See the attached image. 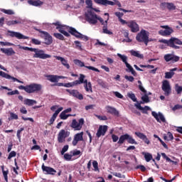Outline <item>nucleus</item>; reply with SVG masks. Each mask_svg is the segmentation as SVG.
Masks as SVG:
<instances>
[{
  "label": "nucleus",
  "mask_w": 182,
  "mask_h": 182,
  "mask_svg": "<svg viewBox=\"0 0 182 182\" xmlns=\"http://www.w3.org/2000/svg\"><path fill=\"white\" fill-rule=\"evenodd\" d=\"M159 42L160 43H165L167 46L173 49H180V46L176 45H182V41L176 37H171L169 40L161 39Z\"/></svg>",
  "instance_id": "nucleus-1"
},
{
  "label": "nucleus",
  "mask_w": 182,
  "mask_h": 182,
  "mask_svg": "<svg viewBox=\"0 0 182 182\" xmlns=\"http://www.w3.org/2000/svg\"><path fill=\"white\" fill-rule=\"evenodd\" d=\"M18 88L19 90H25L26 93H36L37 92H40V90H42V85L33 83L26 86L20 85L18 87Z\"/></svg>",
  "instance_id": "nucleus-2"
},
{
  "label": "nucleus",
  "mask_w": 182,
  "mask_h": 182,
  "mask_svg": "<svg viewBox=\"0 0 182 182\" xmlns=\"http://www.w3.org/2000/svg\"><path fill=\"white\" fill-rule=\"evenodd\" d=\"M24 50H30V52H35L33 58H38L39 59H49L52 58V55L46 54L43 50H39L38 48H33L29 47H23Z\"/></svg>",
  "instance_id": "nucleus-3"
},
{
  "label": "nucleus",
  "mask_w": 182,
  "mask_h": 182,
  "mask_svg": "<svg viewBox=\"0 0 182 182\" xmlns=\"http://www.w3.org/2000/svg\"><path fill=\"white\" fill-rule=\"evenodd\" d=\"M150 33L149 31L141 29L139 33H137L136 36V41L139 43H143L146 46L149 45V42H150V39H149V36Z\"/></svg>",
  "instance_id": "nucleus-4"
},
{
  "label": "nucleus",
  "mask_w": 182,
  "mask_h": 182,
  "mask_svg": "<svg viewBox=\"0 0 182 182\" xmlns=\"http://www.w3.org/2000/svg\"><path fill=\"white\" fill-rule=\"evenodd\" d=\"M86 76L83 74L80 75L79 80H76L74 81V83L75 84V86H77V85H82V83H84V87L86 90V92H90V93H93V90L92 88V82H87V80H85Z\"/></svg>",
  "instance_id": "nucleus-5"
},
{
  "label": "nucleus",
  "mask_w": 182,
  "mask_h": 182,
  "mask_svg": "<svg viewBox=\"0 0 182 182\" xmlns=\"http://www.w3.org/2000/svg\"><path fill=\"white\" fill-rule=\"evenodd\" d=\"M53 25H55V26H56L55 29H58V32H60V33H62V35H64V36H66L67 38H70V34L69 33V29H70V28H73V27L62 25V24H60V23L59 21L53 23Z\"/></svg>",
  "instance_id": "nucleus-6"
},
{
  "label": "nucleus",
  "mask_w": 182,
  "mask_h": 182,
  "mask_svg": "<svg viewBox=\"0 0 182 182\" xmlns=\"http://www.w3.org/2000/svg\"><path fill=\"white\" fill-rule=\"evenodd\" d=\"M85 21L90 25H96L97 23V14L93 10H87L85 13Z\"/></svg>",
  "instance_id": "nucleus-7"
},
{
  "label": "nucleus",
  "mask_w": 182,
  "mask_h": 182,
  "mask_svg": "<svg viewBox=\"0 0 182 182\" xmlns=\"http://www.w3.org/2000/svg\"><path fill=\"white\" fill-rule=\"evenodd\" d=\"M95 4H97V5H102L103 6H108V5H110L111 6H114V5H117L119 8H122V4L119 0H115L114 1H112L110 0H93Z\"/></svg>",
  "instance_id": "nucleus-8"
},
{
  "label": "nucleus",
  "mask_w": 182,
  "mask_h": 182,
  "mask_svg": "<svg viewBox=\"0 0 182 182\" xmlns=\"http://www.w3.org/2000/svg\"><path fill=\"white\" fill-rule=\"evenodd\" d=\"M105 16H107V19L105 21L101 17L97 16V21H99L102 27V33H106L107 35H113V32L107 29V21H109V13H105Z\"/></svg>",
  "instance_id": "nucleus-9"
},
{
  "label": "nucleus",
  "mask_w": 182,
  "mask_h": 182,
  "mask_svg": "<svg viewBox=\"0 0 182 182\" xmlns=\"http://www.w3.org/2000/svg\"><path fill=\"white\" fill-rule=\"evenodd\" d=\"M68 32L69 33H70V35H73V36H75L77 39H82L83 41H85V42H87V41H89V37H87V36H85L80 33L79 31H76V28L73 27L70 28Z\"/></svg>",
  "instance_id": "nucleus-10"
},
{
  "label": "nucleus",
  "mask_w": 182,
  "mask_h": 182,
  "mask_svg": "<svg viewBox=\"0 0 182 182\" xmlns=\"http://www.w3.org/2000/svg\"><path fill=\"white\" fill-rule=\"evenodd\" d=\"M83 124H85V119L80 118L78 120V122L76 119H73L70 127L75 131L82 130V127H83Z\"/></svg>",
  "instance_id": "nucleus-11"
},
{
  "label": "nucleus",
  "mask_w": 182,
  "mask_h": 182,
  "mask_svg": "<svg viewBox=\"0 0 182 182\" xmlns=\"http://www.w3.org/2000/svg\"><path fill=\"white\" fill-rule=\"evenodd\" d=\"M161 89L164 92L165 96H170L171 95V86L168 80H164L162 82Z\"/></svg>",
  "instance_id": "nucleus-12"
},
{
  "label": "nucleus",
  "mask_w": 182,
  "mask_h": 182,
  "mask_svg": "<svg viewBox=\"0 0 182 182\" xmlns=\"http://www.w3.org/2000/svg\"><path fill=\"white\" fill-rule=\"evenodd\" d=\"M6 36L16 38V39H29V37L26 36L19 32L12 31L11 30L7 31Z\"/></svg>",
  "instance_id": "nucleus-13"
},
{
  "label": "nucleus",
  "mask_w": 182,
  "mask_h": 182,
  "mask_svg": "<svg viewBox=\"0 0 182 182\" xmlns=\"http://www.w3.org/2000/svg\"><path fill=\"white\" fill-rule=\"evenodd\" d=\"M125 25H127L128 28H130L131 32H133V33H136V32H139L140 31V28L139 27V24L136 23L134 21H126Z\"/></svg>",
  "instance_id": "nucleus-14"
},
{
  "label": "nucleus",
  "mask_w": 182,
  "mask_h": 182,
  "mask_svg": "<svg viewBox=\"0 0 182 182\" xmlns=\"http://www.w3.org/2000/svg\"><path fill=\"white\" fill-rule=\"evenodd\" d=\"M160 8L162 11H166V9H168V11H176V9H177L176 5L173 3L170 2L161 3Z\"/></svg>",
  "instance_id": "nucleus-15"
},
{
  "label": "nucleus",
  "mask_w": 182,
  "mask_h": 182,
  "mask_svg": "<svg viewBox=\"0 0 182 182\" xmlns=\"http://www.w3.org/2000/svg\"><path fill=\"white\" fill-rule=\"evenodd\" d=\"M164 60L166 62H171V63H176L180 60V57L178 55H176L174 54H166L164 57Z\"/></svg>",
  "instance_id": "nucleus-16"
},
{
  "label": "nucleus",
  "mask_w": 182,
  "mask_h": 182,
  "mask_svg": "<svg viewBox=\"0 0 182 182\" xmlns=\"http://www.w3.org/2000/svg\"><path fill=\"white\" fill-rule=\"evenodd\" d=\"M74 63L75 65H77V66H80V68H86V69H89V70H94V72H98V73L100 72L99 69L95 67L85 65V63L82 62V60H77V59L74 60Z\"/></svg>",
  "instance_id": "nucleus-17"
},
{
  "label": "nucleus",
  "mask_w": 182,
  "mask_h": 182,
  "mask_svg": "<svg viewBox=\"0 0 182 182\" xmlns=\"http://www.w3.org/2000/svg\"><path fill=\"white\" fill-rule=\"evenodd\" d=\"M41 169L44 174H48L49 176H55L56 174V170L50 166H45V164H43L41 166Z\"/></svg>",
  "instance_id": "nucleus-18"
},
{
  "label": "nucleus",
  "mask_w": 182,
  "mask_h": 182,
  "mask_svg": "<svg viewBox=\"0 0 182 182\" xmlns=\"http://www.w3.org/2000/svg\"><path fill=\"white\" fill-rule=\"evenodd\" d=\"M161 28H163V29L165 30H161L159 31V34L161 36H168L169 35H171L174 31L173 28H170L168 26H161Z\"/></svg>",
  "instance_id": "nucleus-19"
},
{
  "label": "nucleus",
  "mask_w": 182,
  "mask_h": 182,
  "mask_svg": "<svg viewBox=\"0 0 182 182\" xmlns=\"http://www.w3.org/2000/svg\"><path fill=\"white\" fill-rule=\"evenodd\" d=\"M38 32L43 35L46 45H52L53 43V38H52V36L49 34V33L41 30H38Z\"/></svg>",
  "instance_id": "nucleus-20"
},
{
  "label": "nucleus",
  "mask_w": 182,
  "mask_h": 182,
  "mask_svg": "<svg viewBox=\"0 0 182 182\" xmlns=\"http://www.w3.org/2000/svg\"><path fill=\"white\" fill-rule=\"evenodd\" d=\"M69 134H70V132L65 131V129H61L58 136V143H63L66 137H69Z\"/></svg>",
  "instance_id": "nucleus-21"
},
{
  "label": "nucleus",
  "mask_w": 182,
  "mask_h": 182,
  "mask_svg": "<svg viewBox=\"0 0 182 182\" xmlns=\"http://www.w3.org/2000/svg\"><path fill=\"white\" fill-rule=\"evenodd\" d=\"M66 92L73 96V97H76L78 100H83V95H82L77 90H66Z\"/></svg>",
  "instance_id": "nucleus-22"
},
{
  "label": "nucleus",
  "mask_w": 182,
  "mask_h": 182,
  "mask_svg": "<svg viewBox=\"0 0 182 182\" xmlns=\"http://www.w3.org/2000/svg\"><path fill=\"white\" fill-rule=\"evenodd\" d=\"M151 114L153 116V117H154V119H156V122H158V123H166V118L164 117V115H163L161 114V112H159L157 114V112L152 111Z\"/></svg>",
  "instance_id": "nucleus-23"
},
{
  "label": "nucleus",
  "mask_w": 182,
  "mask_h": 182,
  "mask_svg": "<svg viewBox=\"0 0 182 182\" xmlns=\"http://www.w3.org/2000/svg\"><path fill=\"white\" fill-rule=\"evenodd\" d=\"M0 76H1V77H4L5 79H8L9 80H11L13 82H18V83H21L23 85V81L18 80V78H16L15 77L11 76L9 74L4 71H0Z\"/></svg>",
  "instance_id": "nucleus-24"
},
{
  "label": "nucleus",
  "mask_w": 182,
  "mask_h": 182,
  "mask_svg": "<svg viewBox=\"0 0 182 182\" xmlns=\"http://www.w3.org/2000/svg\"><path fill=\"white\" fill-rule=\"evenodd\" d=\"M108 127L107 125H101L99 127V129L97 132L96 136L97 137H102V136H105L106 132H107Z\"/></svg>",
  "instance_id": "nucleus-25"
},
{
  "label": "nucleus",
  "mask_w": 182,
  "mask_h": 182,
  "mask_svg": "<svg viewBox=\"0 0 182 182\" xmlns=\"http://www.w3.org/2000/svg\"><path fill=\"white\" fill-rule=\"evenodd\" d=\"M46 78L52 83H58L59 79H65V77L60 75H46Z\"/></svg>",
  "instance_id": "nucleus-26"
},
{
  "label": "nucleus",
  "mask_w": 182,
  "mask_h": 182,
  "mask_svg": "<svg viewBox=\"0 0 182 182\" xmlns=\"http://www.w3.org/2000/svg\"><path fill=\"white\" fill-rule=\"evenodd\" d=\"M79 141H83V132L77 133L74 136L73 146H77Z\"/></svg>",
  "instance_id": "nucleus-27"
},
{
  "label": "nucleus",
  "mask_w": 182,
  "mask_h": 182,
  "mask_svg": "<svg viewBox=\"0 0 182 182\" xmlns=\"http://www.w3.org/2000/svg\"><path fill=\"white\" fill-rule=\"evenodd\" d=\"M105 109L107 110V112L109 113V114H112V116H117V117H119V112L116 108L110 105H107L105 107Z\"/></svg>",
  "instance_id": "nucleus-28"
},
{
  "label": "nucleus",
  "mask_w": 182,
  "mask_h": 182,
  "mask_svg": "<svg viewBox=\"0 0 182 182\" xmlns=\"http://www.w3.org/2000/svg\"><path fill=\"white\" fill-rule=\"evenodd\" d=\"M63 110V107H60L55 112V113L53 114V116L50 119V121H49L50 126L52 125L55 122V120H56V118L58 117V114H59V113H60V112H62Z\"/></svg>",
  "instance_id": "nucleus-29"
},
{
  "label": "nucleus",
  "mask_w": 182,
  "mask_h": 182,
  "mask_svg": "<svg viewBox=\"0 0 182 182\" xmlns=\"http://www.w3.org/2000/svg\"><path fill=\"white\" fill-rule=\"evenodd\" d=\"M135 135L137 136L139 139H141V140H143L146 144H150V140H149V138H147V136L141 132H135Z\"/></svg>",
  "instance_id": "nucleus-30"
},
{
  "label": "nucleus",
  "mask_w": 182,
  "mask_h": 182,
  "mask_svg": "<svg viewBox=\"0 0 182 182\" xmlns=\"http://www.w3.org/2000/svg\"><path fill=\"white\" fill-rule=\"evenodd\" d=\"M53 58H55L57 60H60L62 65L66 68V69H70V65L69 63H68V60L63 57L58 56V55H54Z\"/></svg>",
  "instance_id": "nucleus-31"
},
{
  "label": "nucleus",
  "mask_w": 182,
  "mask_h": 182,
  "mask_svg": "<svg viewBox=\"0 0 182 182\" xmlns=\"http://www.w3.org/2000/svg\"><path fill=\"white\" fill-rule=\"evenodd\" d=\"M1 51L3 53H5L7 56H12V55H15V50H14V48H1Z\"/></svg>",
  "instance_id": "nucleus-32"
},
{
  "label": "nucleus",
  "mask_w": 182,
  "mask_h": 182,
  "mask_svg": "<svg viewBox=\"0 0 182 182\" xmlns=\"http://www.w3.org/2000/svg\"><path fill=\"white\" fill-rule=\"evenodd\" d=\"M114 15L118 18L119 22H120L122 25H126V22H127L126 20H124L123 18H123L124 14L117 11L114 13Z\"/></svg>",
  "instance_id": "nucleus-33"
},
{
  "label": "nucleus",
  "mask_w": 182,
  "mask_h": 182,
  "mask_svg": "<svg viewBox=\"0 0 182 182\" xmlns=\"http://www.w3.org/2000/svg\"><path fill=\"white\" fill-rule=\"evenodd\" d=\"M28 4L32 6H41L43 5V2L41 0H28Z\"/></svg>",
  "instance_id": "nucleus-34"
},
{
  "label": "nucleus",
  "mask_w": 182,
  "mask_h": 182,
  "mask_svg": "<svg viewBox=\"0 0 182 182\" xmlns=\"http://www.w3.org/2000/svg\"><path fill=\"white\" fill-rule=\"evenodd\" d=\"M142 155L144 156V159L147 163L153 160V155L149 152H142Z\"/></svg>",
  "instance_id": "nucleus-35"
},
{
  "label": "nucleus",
  "mask_w": 182,
  "mask_h": 182,
  "mask_svg": "<svg viewBox=\"0 0 182 182\" xmlns=\"http://www.w3.org/2000/svg\"><path fill=\"white\" fill-rule=\"evenodd\" d=\"M130 53L132 56H135V58H139V59H143V58H144L143 54H139V51H136L134 50H130Z\"/></svg>",
  "instance_id": "nucleus-36"
},
{
  "label": "nucleus",
  "mask_w": 182,
  "mask_h": 182,
  "mask_svg": "<svg viewBox=\"0 0 182 182\" xmlns=\"http://www.w3.org/2000/svg\"><path fill=\"white\" fill-rule=\"evenodd\" d=\"M23 102L26 106H33V105H36L37 103L36 100L31 99H26L24 100Z\"/></svg>",
  "instance_id": "nucleus-37"
},
{
  "label": "nucleus",
  "mask_w": 182,
  "mask_h": 182,
  "mask_svg": "<svg viewBox=\"0 0 182 182\" xmlns=\"http://www.w3.org/2000/svg\"><path fill=\"white\" fill-rule=\"evenodd\" d=\"M126 66L128 70H126L127 72H130L133 76H137V73L134 70L133 67H132L129 63L126 64Z\"/></svg>",
  "instance_id": "nucleus-38"
},
{
  "label": "nucleus",
  "mask_w": 182,
  "mask_h": 182,
  "mask_svg": "<svg viewBox=\"0 0 182 182\" xmlns=\"http://www.w3.org/2000/svg\"><path fill=\"white\" fill-rule=\"evenodd\" d=\"M126 66L128 70H126L127 72H130L133 76H137V73L134 70L133 67H132L129 63L126 64Z\"/></svg>",
  "instance_id": "nucleus-39"
},
{
  "label": "nucleus",
  "mask_w": 182,
  "mask_h": 182,
  "mask_svg": "<svg viewBox=\"0 0 182 182\" xmlns=\"http://www.w3.org/2000/svg\"><path fill=\"white\" fill-rule=\"evenodd\" d=\"M127 143H129V144H137V141H136V140L134 139H133V137L132 136H130L129 134H127Z\"/></svg>",
  "instance_id": "nucleus-40"
},
{
  "label": "nucleus",
  "mask_w": 182,
  "mask_h": 182,
  "mask_svg": "<svg viewBox=\"0 0 182 182\" xmlns=\"http://www.w3.org/2000/svg\"><path fill=\"white\" fill-rule=\"evenodd\" d=\"M53 36H54V38H55L56 39H59V41H65V36H63V35H62L61 33H54L53 34Z\"/></svg>",
  "instance_id": "nucleus-41"
},
{
  "label": "nucleus",
  "mask_w": 182,
  "mask_h": 182,
  "mask_svg": "<svg viewBox=\"0 0 182 182\" xmlns=\"http://www.w3.org/2000/svg\"><path fill=\"white\" fill-rule=\"evenodd\" d=\"M127 134H125L124 135H122L120 137H119V139L118 141V144H123V143H124V141L125 140H127Z\"/></svg>",
  "instance_id": "nucleus-42"
},
{
  "label": "nucleus",
  "mask_w": 182,
  "mask_h": 182,
  "mask_svg": "<svg viewBox=\"0 0 182 182\" xmlns=\"http://www.w3.org/2000/svg\"><path fill=\"white\" fill-rule=\"evenodd\" d=\"M70 116H72V114H66L65 112H64L63 111L60 114V119H61V120H66L68 119V117H70Z\"/></svg>",
  "instance_id": "nucleus-43"
},
{
  "label": "nucleus",
  "mask_w": 182,
  "mask_h": 182,
  "mask_svg": "<svg viewBox=\"0 0 182 182\" xmlns=\"http://www.w3.org/2000/svg\"><path fill=\"white\" fill-rule=\"evenodd\" d=\"M117 56L119 57V58L121 59V60H122V62L125 64L127 65V56L124 55H122L120 53L117 54Z\"/></svg>",
  "instance_id": "nucleus-44"
},
{
  "label": "nucleus",
  "mask_w": 182,
  "mask_h": 182,
  "mask_svg": "<svg viewBox=\"0 0 182 182\" xmlns=\"http://www.w3.org/2000/svg\"><path fill=\"white\" fill-rule=\"evenodd\" d=\"M18 23H22V22L21 21H9L6 23V25H8V26H11V25H17Z\"/></svg>",
  "instance_id": "nucleus-45"
},
{
  "label": "nucleus",
  "mask_w": 182,
  "mask_h": 182,
  "mask_svg": "<svg viewBox=\"0 0 182 182\" xmlns=\"http://www.w3.org/2000/svg\"><path fill=\"white\" fill-rule=\"evenodd\" d=\"M174 72H166L165 73V79H171L174 76Z\"/></svg>",
  "instance_id": "nucleus-46"
},
{
  "label": "nucleus",
  "mask_w": 182,
  "mask_h": 182,
  "mask_svg": "<svg viewBox=\"0 0 182 182\" xmlns=\"http://www.w3.org/2000/svg\"><path fill=\"white\" fill-rule=\"evenodd\" d=\"M97 84L100 86H102V87H104L105 89H106V87H107V85L106 84V82H105V81H103L102 80L98 79L97 80Z\"/></svg>",
  "instance_id": "nucleus-47"
},
{
  "label": "nucleus",
  "mask_w": 182,
  "mask_h": 182,
  "mask_svg": "<svg viewBox=\"0 0 182 182\" xmlns=\"http://www.w3.org/2000/svg\"><path fill=\"white\" fill-rule=\"evenodd\" d=\"M127 96L128 97H129V99H131V100H133L134 102H137V98L136 97V95H134V93L128 92Z\"/></svg>",
  "instance_id": "nucleus-48"
},
{
  "label": "nucleus",
  "mask_w": 182,
  "mask_h": 182,
  "mask_svg": "<svg viewBox=\"0 0 182 182\" xmlns=\"http://www.w3.org/2000/svg\"><path fill=\"white\" fill-rule=\"evenodd\" d=\"M141 100H142V102H144V103H149L150 102L149 95L145 93V95L141 97Z\"/></svg>",
  "instance_id": "nucleus-49"
},
{
  "label": "nucleus",
  "mask_w": 182,
  "mask_h": 182,
  "mask_svg": "<svg viewBox=\"0 0 182 182\" xmlns=\"http://www.w3.org/2000/svg\"><path fill=\"white\" fill-rule=\"evenodd\" d=\"M85 4L87 5V8H89L90 9H93V3L92 0H86Z\"/></svg>",
  "instance_id": "nucleus-50"
},
{
  "label": "nucleus",
  "mask_w": 182,
  "mask_h": 182,
  "mask_svg": "<svg viewBox=\"0 0 182 182\" xmlns=\"http://www.w3.org/2000/svg\"><path fill=\"white\" fill-rule=\"evenodd\" d=\"M24 130H25V128H23V127H22V128H21L20 129H18V130H17V134H16V136H17V139H18V140H21V134L22 132H23Z\"/></svg>",
  "instance_id": "nucleus-51"
},
{
  "label": "nucleus",
  "mask_w": 182,
  "mask_h": 182,
  "mask_svg": "<svg viewBox=\"0 0 182 182\" xmlns=\"http://www.w3.org/2000/svg\"><path fill=\"white\" fill-rule=\"evenodd\" d=\"M175 90L177 92L178 95H180L182 92V86H179L178 84L176 85Z\"/></svg>",
  "instance_id": "nucleus-52"
},
{
  "label": "nucleus",
  "mask_w": 182,
  "mask_h": 182,
  "mask_svg": "<svg viewBox=\"0 0 182 182\" xmlns=\"http://www.w3.org/2000/svg\"><path fill=\"white\" fill-rule=\"evenodd\" d=\"M92 166L94 167L95 171H99V164L97 163V161H92Z\"/></svg>",
  "instance_id": "nucleus-53"
},
{
  "label": "nucleus",
  "mask_w": 182,
  "mask_h": 182,
  "mask_svg": "<svg viewBox=\"0 0 182 182\" xmlns=\"http://www.w3.org/2000/svg\"><path fill=\"white\" fill-rule=\"evenodd\" d=\"M10 119L11 120H18V114H16L14 112H11L10 113Z\"/></svg>",
  "instance_id": "nucleus-54"
},
{
  "label": "nucleus",
  "mask_w": 182,
  "mask_h": 182,
  "mask_svg": "<svg viewBox=\"0 0 182 182\" xmlns=\"http://www.w3.org/2000/svg\"><path fill=\"white\" fill-rule=\"evenodd\" d=\"M73 86H76L75 81L73 82L64 83V87H73Z\"/></svg>",
  "instance_id": "nucleus-55"
},
{
  "label": "nucleus",
  "mask_w": 182,
  "mask_h": 182,
  "mask_svg": "<svg viewBox=\"0 0 182 182\" xmlns=\"http://www.w3.org/2000/svg\"><path fill=\"white\" fill-rule=\"evenodd\" d=\"M0 45L1 46H14V43H9V42H4V41H1Z\"/></svg>",
  "instance_id": "nucleus-56"
},
{
  "label": "nucleus",
  "mask_w": 182,
  "mask_h": 182,
  "mask_svg": "<svg viewBox=\"0 0 182 182\" xmlns=\"http://www.w3.org/2000/svg\"><path fill=\"white\" fill-rule=\"evenodd\" d=\"M141 111H142V113L144 114H148V112H149V110H150V107H149V106H145L144 107H143V109H141Z\"/></svg>",
  "instance_id": "nucleus-57"
},
{
  "label": "nucleus",
  "mask_w": 182,
  "mask_h": 182,
  "mask_svg": "<svg viewBox=\"0 0 182 182\" xmlns=\"http://www.w3.org/2000/svg\"><path fill=\"white\" fill-rule=\"evenodd\" d=\"M12 157H16V152L15 151L10 152L7 159L8 160H11Z\"/></svg>",
  "instance_id": "nucleus-58"
},
{
  "label": "nucleus",
  "mask_w": 182,
  "mask_h": 182,
  "mask_svg": "<svg viewBox=\"0 0 182 182\" xmlns=\"http://www.w3.org/2000/svg\"><path fill=\"white\" fill-rule=\"evenodd\" d=\"M68 150H69V145H65L61 150L62 156H63V154H65Z\"/></svg>",
  "instance_id": "nucleus-59"
},
{
  "label": "nucleus",
  "mask_w": 182,
  "mask_h": 182,
  "mask_svg": "<svg viewBox=\"0 0 182 182\" xmlns=\"http://www.w3.org/2000/svg\"><path fill=\"white\" fill-rule=\"evenodd\" d=\"M136 170H139V168H140L141 171H146V166H144V165H138L135 167Z\"/></svg>",
  "instance_id": "nucleus-60"
},
{
  "label": "nucleus",
  "mask_w": 182,
  "mask_h": 182,
  "mask_svg": "<svg viewBox=\"0 0 182 182\" xmlns=\"http://www.w3.org/2000/svg\"><path fill=\"white\" fill-rule=\"evenodd\" d=\"M8 96H14V95H19V91L16 90L14 91H11L7 92Z\"/></svg>",
  "instance_id": "nucleus-61"
},
{
  "label": "nucleus",
  "mask_w": 182,
  "mask_h": 182,
  "mask_svg": "<svg viewBox=\"0 0 182 182\" xmlns=\"http://www.w3.org/2000/svg\"><path fill=\"white\" fill-rule=\"evenodd\" d=\"M73 156V155H70L69 154H64V159H65V160H67L68 161H70V160H72Z\"/></svg>",
  "instance_id": "nucleus-62"
},
{
  "label": "nucleus",
  "mask_w": 182,
  "mask_h": 182,
  "mask_svg": "<svg viewBox=\"0 0 182 182\" xmlns=\"http://www.w3.org/2000/svg\"><path fill=\"white\" fill-rule=\"evenodd\" d=\"M31 43H33V45H41V42L38 39L32 38Z\"/></svg>",
  "instance_id": "nucleus-63"
},
{
  "label": "nucleus",
  "mask_w": 182,
  "mask_h": 182,
  "mask_svg": "<svg viewBox=\"0 0 182 182\" xmlns=\"http://www.w3.org/2000/svg\"><path fill=\"white\" fill-rule=\"evenodd\" d=\"M95 117L98 118L99 120H104V121L107 120V117L106 115L100 116V115L96 114Z\"/></svg>",
  "instance_id": "nucleus-64"
}]
</instances>
